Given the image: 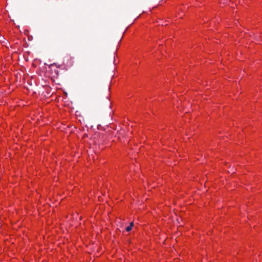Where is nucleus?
Instances as JSON below:
<instances>
[{
	"label": "nucleus",
	"mask_w": 262,
	"mask_h": 262,
	"mask_svg": "<svg viewBox=\"0 0 262 262\" xmlns=\"http://www.w3.org/2000/svg\"><path fill=\"white\" fill-rule=\"evenodd\" d=\"M86 85H85V100H84V106L86 110H89L91 106V101L90 96L89 92V85L88 81L87 78H86Z\"/></svg>",
	"instance_id": "f257e3e1"
},
{
	"label": "nucleus",
	"mask_w": 262,
	"mask_h": 262,
	"mask_svg": "<svg viewBox=\"0 0 262 262\" xmlns=\"http://www.w3.org/2000/svg\"><path fill=\"white\" fill-rule=\"evenodd\" d=\"M133 226H134V223H133V222H131V223H130L129 226H128L127 227H126V230L127 232L130 231L132 230V228H133Z\"/></svg>",
	"instance_id": "f03ea898"
},
{
	"label": "nucleus",
	"mask_w": 262,
	"mask_h": 262,
	"mask_svg": "<svg viewBox=\"0 0 262 262\" xmlns=\"http://www.w3.org/2000/svg\"><path fill=\"white\" fill-rule=\"evenodd\" d=\"M76 115L78 117H80V112H78V111H76Z\"/></svg>",
	"instance_id": "7ed1b4c3"
},
{
	"label": "nucleus",
	"mask_w": 262,
	"mask_h": 262,
	"mask_svg": "<svg viewBox=\"0 0 262 262\" xmlns=\"http://www.w3.org/2000/svg\"><path fill=\"white\" fill-rule=\"evenodd\" d=\"M79 218H80V219H82V216H80Z\"/></svg>",
	"instance_id": "20e7f679"
}]
</instances>
